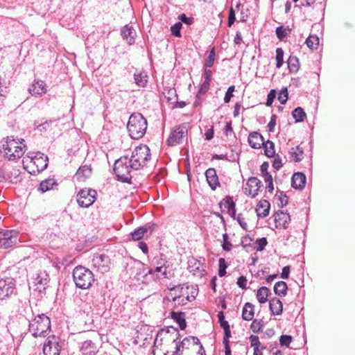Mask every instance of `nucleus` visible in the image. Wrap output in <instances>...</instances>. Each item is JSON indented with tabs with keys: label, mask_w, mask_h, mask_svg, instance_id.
I'll list each match as a JSON object with an SVG mask.
<instances>
[{
	"label": "nucleus",
	"mask_w": 355,
	"mask_h": 355,
	"mask_svg": "<svg viewBox=\"0 0 355 355\" xmlns=\"http://www.w3.org/2000/svg\"><path fill=\"white\" fill-rule=\"evenodd\" d=\"M175 343V354L176 355H205V351L198 338L195 336H188L184 338L181 342Z\"/></svg>",
	"instance_id": "f257e3e1"
},
{
	"label": "nucleus",
	"mask_w": 355,
	"mask_h": 355,
	"mask_svg": "<svg viewBox=\"0 0 355 355\" xmlns=\"http://www.w3.org/2000/svg\"><path fill=\"white\" fill-rule=\"evenodd\" d=\"M132 274L135 279L142 284H148L157 279H159V272L162 271L163 266L150 268L140 261H134Z\"/></svg>",
	"instance_id": "f03ea898"
},
{
	"label": "nucleus",
	"mask_w": 355,
	"mask_h": 355,
	"mask_svg": "<svg viewBox=\"0 0 355 355\" xmlns=\"http://www.w3.org/2000/svg\"><path fill=\"white\" fill-rule=\"evenodd\" d=\"M24 139H15L13 137H8L4 144H2L0 152L8 160H15L23 156L26 150V145Z\"/></svg>",
	"instance_id": "7ed1b4c3"
},
{
	"label": "nucleus",
	"mask_w": 355,
	"mask_h": 355,
	"mask_svg": "<svg viewBox=\"0 0 355 355\" xmlns=\"http://www.w3.org/2000/svg\"><path fill=\"white\" fill-rule=\"evenodd\" d=\"M51 331L50 318L44 314L35 316L29 321L28 331L35 337H46Z\"/></svg>",
	"instance_id": "20e7f679"
},
{
	"label": "nucleus",
	"mask_w": 355,
	"mask_h": 355,
	"mask_svg": "<svg viewBox=\"0 0 355 355\" xmlns=\"http://www.w3.org/2000/svg\"><path fill=\"white\" fill-rule=\"evenodd\" d=\"M127 128L130 137L133 139L141 138L147 128V120L140 113H134L130 115Z\"/></svg>",
	"instance_id": "39448f33"
},
{
	"label": "nucleus",
	"mask_w": 355,
	"mask_h": 355,
	"mask_svg": "<svg viewBox=\"0 0 355 355\" xmlns=\"http://www.w3.org/2000/svg\"><path fill=\"white\" fill-rule=\"evenodd\" d=\"M49 158L47 155L37 152L34 155H28L23 159L24 168L31 174L35 175L45 170L48 166Z\"/></svg>",
	"instance_id": "423d86ee"
},
{
	"label": "nucleus",
	"mask_w": 355,
	"mask_h": 355,
	"mask_svg": "<svg viewBox=\"0 0 355 355\" xmlns=\"http://www.w3.org/2000/svg\"><path fill=\"white\" fill-rule=\"evenodd\" d=\"M72 276L76 286L81 289L89 288L95 281L92 271L83 266L75 267Z\"/></svg>",
	"instance_id": "0eeeda50"
},
{
	"label": "nucleus",
	"mask_w": 355,
	"mask_h": 355,
	"mask_svg": "<svg viewBox=\"0 0 355 355\" xmlns=\"http://www.w3.org/2000/svg\"><path fill=\"white\" fill-rule=\"evenodd\" d=\"M132 168L135 170H139L146 166L147 163L150 159V149L146 145L141 144L137 146L129 157Z\"/></svg>",
	"instance_id": "6e6552de"
},
{
	"label": "nucleus",
	"mask_w": 355,
	"mask_h": 355,
	"mask_svg": "<svg viewBox=\"0 0 355 355\" xmlns=\"http://www.w3.org/2000/svg\"><path fill=\"white\" fill-rule=\"evenodd\" d=\"M132 164L128 156L121 157L115 161L114 171L119 180L130 183L132 179L131 171H135L132 168Z\"/></svg>",
	"instance_id": "1a4fd4ad"
},
{
	"label": "nucleus",
	"mask_w": 355,
	"mask_h": 355,
	"mask_svg": "<svg viewBox=\"0 0 355 355\" xmlns=\"http://www.w3.org/2000/svg\"><path fill=\"white\" fill-rule=\"evenodd\" d=\"M20 241L19 232L15 230L0 229V249H8Z\"/></svg>",
	"instance_id": "9d476101"
},
{
	"label": "nucleus",
	"mask_w": 355,
	"mask_h": 355,
	"mask_svg": "<svg viewBox=\"0 0 355 355\" xmlns=\"http://www.w3.org/2000/svg\"><path fill=\"white\" fill-rule=\"evenodd\" d=\"M97 192L94 189L84 188L80 189L76 195V201L83 208H88L96 199Z\"/></svg>",
	"instance_id": "9b49d317"
},
{
	"label": "nucleus",
	"mask_w": 355,
	"mask_h": 355,
	"mask_svg": "<svg viewBox=\"0 0 355 355\" xmlns=\"http://www.w3.org/2000/svg\"><path fill=\"white\" fill-rule=\"evenodd\" d=\"M60 338L51 335L46 339L43 345L44 355H60L61 351Z\"/></svg>",
	"instance_id": "f8f14e48"
},
{
	"label": "nucleus",
	"mask_w": 355,
	"mask_h": 355,
	"mask_svg": "<svg viewBox=\"0 0 355 355\" xmlns=\"http://www.w3.org/2000/svg\"><path fill=\"white\" fill-rule=\"evenodd\" d=\"M187 137V128L185 125H181L171 131L166 142L168 146H174L182 143Z\"/></svg>",
	"instance_id": "ddd939ff"
},
{
	"label": "nucleus",
	"mask_w": 355,
	"mask_h": 355,
	"mask_svg": "<svg viewBox=\"0 0 355 355\" xmlns=\"http://www.w3.org/2000/svg\"><path fill=\"white\" fill-rule=\"evenodd\" d=\"M92 266L97 271L104 274L109 271L110 259L105 254H95L92 260Z\"/></svg>",
	"instance_id": "4468645a"
},
{
	"label": "nucleus",
	"mask_w": 355,
	"mask_h": 355,
	"mask_svg": "<svg viewBox=\"0 0 355 355\" xmlns=\"http://www.w3.org/2000/svg\"><path fill=\"white\" fill-rule=\"evenodd\" d=\"M15 288V283L12 279H0V300H2L11 295Z\"/></svg>",
	"instance_id": "2eb2a0df"
},
{
	"label": "nucleus",
	"mask_w": 355,
	"mask_h": 355,
	"mask_svg": "<svg viewBox=\"0 0 355 355\" xmlns=\"http://www.w3.org/2000/svg\"><path fill=\"white\" fill-rule=\"evenodd\" d=\"M182 295V293L181 294ZM195 298V296L191 295L189 296V294L186 295H166V297L164 299V302L166 303V301L171 303V306L174 308L182 306L187 304L188 301L191 302Z\"/></svg>",
	"instance_id": "dca6fc26"
},
{
	"label": "nucleus",
	"mask_w": 355,
	"mask_h": 355,
	"mask_svg": "<svg viewBox=\"0 0 355 355\" xmlns=\"http://www.w3.org/2000/svg\"><path fill=\"white\" fill-rule=\"evenodd\" d=\"M261 186V182L257 177H251L248 179L244 188L245 193L254 198L257 196Z\"/></svg>",
	"instance_id": "f3484780"
},
{
	"label": "nucleus",
	"mask_w": 355,
	"mask_h": 355,
	"mask_svg": "<svg viewBox=\"0 0 355 355\" xmlns=\"http://www.w3.org/2000/svg\"><path fill=\"white\" fill-rule=\"evenodd\" d=\"M206 266L200 261L191 257L188 261V269L193 275L202 276Z\"/></svg>",
	"instance_id": "a211bd4d"
},
{
	"label": "nucleus",
	"mask_w": 355,
	"mask_h": 355,
	"mask_svg": "<svg viewBox=\"0 0 355 355\" xmlns=\"http://www.w3.org/2000/svg\"><path fill=\"white\" fill-rule=\"evenodd\" d=\"M274 220L275 223V227L277 228H287L288 225L291 221L290 215L282 211H277L274 215Z\"/></svg>",
	"instance_id": "6ab92c4d"
},
{
	"label": "nucleus",
	"mask_w": 355,
	"mask_h": 355,
	"mask_svg": "<svg viewBox=\"0 0 355 355\" xmlns=\"http://www.w3.org/2000/svg\"><path fill=\"white\" fill-rule=\"evenodd\" d=\"M155 226V224H152V225L147 224L144 226H141V227H139L135 229L131 233V237H132V240L139 241L144 236L145 234H146L148 232H149V234H151L154 230Z\"/></svg>",
	"instance_id": "aec40b11"
},
{
	"label": "nucleus",
	"mask_w": 355,
	"mask_h": 355,
	"mask_svg": "<svg viewBox=\"0 0 355 355\" xmlns=\"http://www.w3.org/2000/svg\"><path fill=\"white\" fill-rule=\"evenodd\" d=\"M205 177L209 186L213 191L216 190L217 187L220 186V182L215 168H208L205 171Z\"/></svg>",
	"instance_id": "412c9836"
},
{
	"label": "nucleus",
	"mask_w": 355,
	"mask_h": 355,
	"mask_svg": "<svg viewBox=\"0 0 355 355\" xmlns=\"http://www.w3.org/2000/svg\"><path fill=\"white\" fill-rule=\"evenodd\" d=\"M219 206L220 209H227V214L234 218L236 215V205L232 197L226 196L220 202Z\"/></svg>",
	"instance_id": "4be33fe9"
},
{
	"label": "nucleus",
	"mask_w": 355,
	"mask_h": 355,
	"mask_svg": "<svg viewBox=\"0 0 355 355\" xmlns=\"http://www.w3.org/2000/svg\"><path fill=\"white\" fill-rule=\"evenodd\" d=\"M306 181V175L302 173L297 172L294 173L292 176L291 186L295 189L302 190L305 187Z\"/></svg>",
	"instance_id": "5701e85b"
},
{
	"label": "nucleus",
	"mask_w": 355,
	"mask_h": 355,
	"mask_svg": "<svg viewBox=\"0 0 355 355\" xmlns=\"http://www.w3.org/2000/svg\"><path fill=\"white\" fill-rule=\"evenodd\" d=\"M248 141L251 148L259 149L263 144L264 139L260 133L252 132L249 135Z\"/></svg>",
	"instance_id": "b1692460"
},
{
	"label": "nucleus",
	"mask_w": 355,
	"mask_h": 355,
	"mask_svg": "<svg viewBox=\"0 0 355 355\" xmlns=\"http://www.w3.org/2000/svg\"><path fill=\"white\" fill-rule=\"evenodd\" d=\"M28 91L32 96H41L46 92V84L42 80L35 81L31 85Z\"/></svg>",
	"instance_id": "393cba45"
},
{
	"label": "nucleus",
	"mask_w": 355,
	"mask_h": 355,
	"mask_svg": "<svg viewBox=\"0 0 355 355\" xmlns=\"http://www.w3.org/2000/svg\"><path fill=\"white\" fill-rule=\"evenodd\" d=\"M121 35L123 39L127 41L128 44L131 45L135 43L136 32L132 26L128 24L124 26L121 29Z\"/></svg>",
	"instance_id": "a878e982"
},
{
	"label": "nucleus",
	"mask_w": 355,
	"mask_h": 355,
	"mask_svg": "<svg viewBox=\"0 0 355 355\" xmlns=\"http://www.w3.org/2000/svg\"><path fill=\"white\" fill-rule=\"evenodd\" d=\"M270 203L266 200H262L259 202L256 207L257 216L259 218H265L269 214Z\"/></svg>",
	"instance_id": "bb28decb"
},
{
	"label": "nucleus",
	"mask_w": 355,
	"mask_h": 355,
	"mask_svg": "<svg viewBox=\"0 0 355 355\" xmlns=\"http://www.w3.org/2000/svg\"><path fill=\"white\" fill-rule=\"evenodd\" d=\"M80 351L83 355H95L98 349L94 343L87 340L82 343Z\"/></svg>",
	"instance_id": "cd10ccee"
},
{
	"label": "nucleus",
	"mask_w": 355,
	"mask_h": 355,
	"mask_svg": "<svg viewBox=\"0 0 355 355\" xmlns=\"http://www.w3.org/2000/svg\"><path fill=\"white\" fill-rule=\"evenodd\" d=\"M189 286L187 284L182 285L178 284L170 288L169 293L167 295L172 294L173 295H176L178 297V295L182 296L181 294L182 293V295H186L189 294Z\"/></svg>",
	"instance_id": "c85d7f7f"
},
{
	"label": "nucleus",
	"mask_w": 355,
	"mask_h": 355,
	"mask_svg": "<svg viewBox=\"0 0 355 355\" xmlns=\"http://www.w3.org/2000/svg\"><path fill=\"white\" fill-rule=\"evenodd\" d=\"M148 74L144 71H136L134 73L135 83L139 87H144L148 83Z\"/></svg>",
	"instance_id": "c756f323"
},
{
	"label": "nucleus",
	"mask_w": 355,
	"mask_h": 355,
	"mask_svg": "<svg viewBox=\"0 0 355 355\" xmlns=\"http://www.w3.org/2000/svg\"><path fill=\"white\" fill-rule=\"evenodd\" d=\"M92 174V168L89 166L84 165L80 166L76 173L78 181L84 182Z\"/></svg>",
	"instance_id": "7c9ffc66"
},
{
	"label": "nucleus",
	"mask_w": 355,
	"mask_h": 355,
	"mask_svg": "<svg viewBox=\"0 0 355 355\" xmlns=\"http://www.w3.org/2000/svg\"><path fill=\"white\" fill-rule=\"evenodd\" d=\"M269 308L270 311L272 312V314L274 315H279L282 313V302L277 297H274L270 301Z\"/></svg>",
	"instance_id": "2f4dec72"
},
{
	"label": "nucleus",
	"mask_w": 355,
	"mask_h": 355,
	"mask_svg": "<svg viewBox=\"0 0 355 355\" xmlns=\"http://www.w3.org/2000/svg\"><path fill=\"white\" fill-rule=\"evenodd\" d=\"M20 171L18 168H12L5 172V178L12 184H16L21 180Z\"/></svg>",
	"instance_id": "473e14b6"
},
{
	"label": "nucleus",
	"mask_w": 355,
	"mask_h": 355,
	"mask_svg": "<svg viewBox=\"0 0 355 355\" xmlns=\"http://www.w3.org/2000/svg\"><path fill=\"white\" fill-rule=\"evenodd\" d=\"M254 315V305L250 302L245 303L242 310V319L250 321L253 319Z\"/></svg>",
	"instance_id": "72a5a7b5"
},
{
	"label": "nucleus",
	"mask_w": 355,
	"mask_h": 355,
	"mask_svg": "<svg viewBox=\"0 0 355 355\" xmlns=\"http://www.w3.org/2000/svg\"><path fill=\"white\" fill-rule=\"evenodd\" d=\"M171 314V318L178 324L180 329H184L187 327V322L185 320V313L183 312L172 311Z\"/></svg>",
	"instance_id": "f704fd0d"
},
{
	"label": "nucleus",
	"mask_w": 355,
	"mask_h": 355,
	"mask_svg": "<svg viewBox=\"0 0 355 355\" xmlns=\"http://www.w3.org/2000/svg\"><path fill=\"white\" fill-rule=\"evenodd\" d=\"M57 185L58 184L54 179H46L41 182L38 187V191L41 193H44L53 189V187Z\"/></svg>",
	"instance_id": "c9c22d12"
},
{
	"label": "nucleus",
	"mask_w": 355,
	"mask_h": 355,
	"mask_svg": "<svg viewBox=\"0 0 355 355\" xmlns=\"http://www.w3.org/2000/svg\"><path fill=\"white\" fill-rule=\"evenodd\" d=\"M289 154L293 160L299 162L303 159L304 151L301 147L297 146L290 149Z\"/></svg>",
	"instance_id": "e433bc0d"
},
{
	"label": "nucleus",
	"mask_w": 355,
	"mask_h": 355,
	"mask_svg": "<svg viewBox=\"0 0 355 355\" xmlns=\"http://www.w3.org/2000/svg\"><path fill=\"white\" fill-rule=\"evenodd\" d=\"M288 286L285 282L279 281L274 286V292L279 297H284L287 293Z\"/></svg>",
	"instance_id": "4c0bfd02"
},
{
	"label": "nucleus",
	"mask_w": 355,
	"mask_h": 355,
	"mask_svg": "<svg viewBox=\"0 0 355 355\" xmlns=\"http://www.w3.org/2000/svg\"><path fill=\"white\" fill-rule=\"evenodd\" d=\"M49 282V277L46 271H40L35 277V284H38L42 287L46 285Z\"/></svg>",
	"instance_id": "58836bf2"
},
{
	"label": "nucleus",
	"mask_w": 355,
	"mask_h": 355,
	"mask_svg": "<svg viewBox=\"0 0 355 355\" xmlns=\"http://www.w3.org/2000/svg\"><path fill=\"white\" fill-rule=\"evenodd\" d=\"M270 293V290L266 287L262 286L258 289L257 293V298L260 304H264L268 301V297Z\"/></svg>",
	"instance_id": "ea45409f"
},
{
	"label": "nucleus",
	"mask_w": 355,
	"mask_h": 355,
	"mask_svg": "<svg viewBox=\"0 0 355 355\" xmlns=\"http://www.w3.org/2000/svg\"><path fill=\"white\" fill-rule=\"evenodd\" d=\"M287 64L291 73H295L299 70L300 62L296 56L291 55L287 60Z\"/></svg>",
	"instance_id": "a19ab883"
},
{
	"label": "nucleus",
	"mask_w": 355,
	"mask_h": 355,
	"mask_svg": "<svg viewBox=\"0 0 355 355\" xmlns=\"http://www.w3.org/2000/svg\"><path fill=\"white\" fill-rule=\"evenodd\" d=\"M262 147L264 149L265 155L268 157H272L275 155V144L272 141H270V140H267L266 141H264L263 144L262 145Z\"/></svg>",
	"instance_id": "79ce46f5"
},
{
	"label": "nucleus",
	"mask_w": 355,
	"mask_h": 355,
	"mask_svg": "<svg viewBox=\"0 0 355 355\" xmlns=\"http://www.w3.org/2000/svg\"><path fill=\"white\" fill-rule=\"evenodd\" d=\"M293 117L295 119V122H302L306 116V114L304 110L297 107L292 112Z\"/></svg>",
	"instance_id": "37998d69"
},
{
	"label": "nucleus",
	"mask_w": 355,
	"mask_h": 355,
	"mask_svg": "<svg viewBox=\"0 0 355 355\" xmlns=\"http://www.w3.org/2000/svg\"><path fill=\"white\" fill-rule=\"evenodd\" d=\"M166 263H167V261L162 257H160L159 259L156 260L155 262V264L156 265V266H163L162 271L159 272V278H161L162 277L164 278H169V276L168 275L167 270H166V269H167V267L166 266Z\"/></svg>",
	"instance_id": "c03bdc74"
},
{
	"label": "nucleus",
	"mask_w": 355,
	"mask_h": 355,
	"mask_svg": "<svg viewBox=\"0 0 355 355\" xmlns=\"http://www.w3.org/2000/svg\"><path fill=\"white\" fill-rule=\"evenodd\" d=\"M307 46L311 49H317L319 45V38L316 35H310L306 40Z\"/></svg>",
	"instance_id": "a18cd8bd"
},
{
	"label": "nucleus",
	"mask_w": 355,
	"mask_h": 355,
	"mask_svg": "<svg viewBox=\"0 0 355 355\" xmlns=\"http://www.w3.org/2000/svg\"><path fill=\"white\" fill-rule=\"evenodd\" d=\"M275 32L278 39L282 40L286 37L288 33L291 32V29L288 26L285 28L283 26H280L277 27Z\"/></svg>",
	"instance_id": "49530a36"
},
{
	"label": "nucleus",
	"mask_w": 355,
	"mask_h": 355,
	"mask_svg": "<svg viewBox=\"0 0 355 355\" xmlns=\"http://www.w3.org/2000/svg\"><path fill=\"white\" fill-rule=\"evenodd\" d=\"M252 241L253 239L249 235H245L241 239V245L244 249L248 251L252 248Z\"/></svg>",
	"instance_id": "de8ad7c7"
},
{
	"label": "nucleus",
	"mask_w": 355,
	"mask_h": 355,
	"mask_svg": "<svg viewBox=\"0 0 355 355\" xmlns=\"http://www.w3.org/2000/svg\"><path fill=\"white\" fill-rule=\"evenodd\" d=\"M276 67L280 68L284 63V51L282 48H277L276 49Z\"/></svg>",
	"instance_id": "09e8293b"
},
{
	"label": "nucleus",
	"mask_w": 355,
	"mask_h": 355,
	"mask_svg": "<svg viewBox=\"0 0 355 355\" xmlns=\"http://www.w3.org/2000/svg\"><path fill=\"white\" fill-rule=\"evenodd\" d=\"M232 243L230 241V238L227 235V234L225 233L223 234V244H222V248L224 251L229 252L231 250L232 248Z\"/></svg>",
	"instance_id": "8fccbe9b"
},
{
	"label": "nucleus",
	"mask_w": 355,
	"mask_h": 355,
	"mask_svg": "<svg viewBox=\"0 0 355 355\" xmlns=\"http://www.w3.org/2000/svg\"><path fill=\"white\" fill-rule=\"evenodd\" d=\"M269 164L267 162H264L260 166V171L264 180H268V178H272V175L268 173V169Z\"/></svg>",
	"instance_id": "3c124183"
},
{
	"label": "nucleus",
	"mask_w": 355,
	"mask_h": 355,
	"mask_svg": "<svg viewBox=\"0 0 355 355\" xmlns=\"http://www.w3.org/2000/svg\"><path fill=\"white\" fill-rule=\"evenodd\" d=\"M219 268H218V275L219 277H223L226 274V268H227V265L224 258H220L218 260Z\"/></svg>",
	"instance_id": "603ef678"
},
{
	"label": "nucleus",
	"mask_w": 355,
	"mask_h": 355,
	"mask_svg": "<svg viewBox=\"0 0 355 355\" xmlns=\"http://www.w3.org/2000/svg\"><path fill=\"white\" fill-rule=\"evenodd\" d=\"M215 59V48L213 47L211 50L209 52V54L206 60V62L205 63V67L206 68H210L213 66L214 62Z\"/></svg>",
	"instance_id": "864d4df0"
},
{
	"label": "nucleus",
	"mask_w": 355,
	"mask_h": 355,
	"mask_svg": "<svg viewBox=\"0 0 355 355\" xmlns=\"http://www.w3.org/2000/svg\"><path fill=\"white\" fill-rule=\"evenodd\" d=\"M288 90L286 87L282 88L279 94H278V100L281 103V104H285L288 100Z\"/></svg>",
	"instance_id": "5fc2aeb1"
},
{
	"label": "nucleus",
	"mask_w": 355,
	"mask_h": 355,
	"mask_svg": "<svg viewBox=\"0 0 355 355\" xmlns=\"http://www.w3.org/2000/svg\"><path fill=\"white\" fill-rule=\"evenodd\" d=\"M277 197L279 198V200L280 201V205L279 204V207H284L288 204V197L283 192V191H277V193L275 195Z\"/></svg>",
	"instance_id": "6e6d98bb"
},
{
	"label": "nucleus",
	"mask_w": 355,
	"mask_h": 355,
	"mask_svg": "<svg viewBox=\"0 0 355 355\" xmlns=\"http://www.w3.org/2000/svg\"><path fill=\"white\" fill-rule=\"evenodd\" d=\"M268 243L267 239L265 237H262L256 241L255 244L257 245L254 247L257 251H262Z\"/></svg>",
	"instance_id": "4d7b16f0"
},
{
	"label": "nucleus",
	"mask_w": 355,
	"mask_h": 355,
	"mask_svg": "<svg viewBox=\"0 0 355 355\" xmlns=\"http://www.w3.org/2000/svg\"><path fill=\"white\" fill-rule=\"evenodd\" d=\"M182 25L181 22H177L171 27V33L175 37H180V30Z\"/></svg>",
	"instance_id": "13d9d810"
},
{
	"label": "nucleus",
	"mask_w": 355,
	"mask_h": 355,
	"mask_svg": "<svg viewBox=\"0 0 355 355\" xmlns=\"http://www.w3.org/2000/svg\"><path fill=\"white\" fill-rule=\"evenodd\" d=\"M210 80H204V82L200 85V89L198 90V94H206L208 90L209 89L210 86ZM198 95H197L198 96Z\"/></svg>",
	"instance_id": "bf43d9fd"
},
{
	"label": "nucleus",
	"mask_w": 355,
	"mask_h": 355,
	"mask_svg": "<svg viewBox=\"0 0 355 355\" xmlns=\"http://www.w3.org/2000/svg\"><path fill=\"white\" fill-rule=\"evenodd\" d=\"M292 341V336L288 335H282L280 336L279 343L282 346L288 347Z\"/></svg>",
	"instance_id": "052dcab7"
},
{
	"label": "nucleus",
	"mask_w": 355,
	"mask_h": 355,
	"mask_svg": "<svg viewBox=\"0 0 355 355\" xmlns=\"http://www.w3.org/2000/svg\"><path fill=\"white\" fill-rule=\"evenodd\" d=\"M275 97L276 91L275 89H271L267 95V99L266 102V106H271Z\"/></svg>",
	"instance_id": "680f3d73"
},
{
	"label": "nucleus",
	"mask_w": 355,
	"mask_h": 355,
	"mask_svg": "<svg viewBox=\"0 0 355 355\" xmlns=\"http://www.w3.org/2000/svg\"><path fill=\"white\" fill-rule=\"evenodd\" d=\"M250 345L252 347H253L254 349L259 348L260 347V341L259 338L257 336H250Z\"/></svg>",
	"instance_id": "e2e57ef3"
},
{
	"label": "nucleus",
	"mask_w": 355,
	"mask_h": 355,
	"mask_svg": "<svg viewBox=\"0 0 355 355\" xmlns=\"http://www.w3.org/2000/svg\"><path fill=\"white\" fill-rule=\"evenodd\" d=\"M235 87L234 85L230 86L226 92L224 97L225 103H229L231 98L233 96V92L234 91Z\"/></svg>",
	"instance_id": "0e129e2a"
},
{
	"label": "nucleus",
	"mask_w": 355,
	"mask_h": 355,
	"mask_svg": "<svg viewBox=\"0 0 355 355\" xmlns=\"http://www.w3.org/2000/svg\"><path fill=\"white\" fill-rule=\"evenodd\" d=\"M275 159L272 162V167L276 169L279 170L282 167V158L279 157V155L274 156Z\"/></svg>",
	"instance_id": "69168bd1"
},
{
	"label": "nucleus",
	"mask_w": 355,
	"mask_h": 355,
	"mask_svg": "<svg viewBox=\"0 0 355 355\" xmlns=\"http://www.w3.org/2000/svg\"><path fill=\"white\" fill-rule=\"evenodd\" d=\"M277 116L275 114H272L270 118V121L268 124V129L269 132H273L275 126L276 125Z\"/></svg>",
	"instance_id": "338daca9"
},
{
	"label": "nucleus",
	"mask_w": 355,
	"mask_h": 355,
	"mask_svg": "<svg viewBox=\"0 0 355 355\" xmlns=\"http://www.w3.org/2000/svg\"><path fill=\"white\" fill-rule=\"evenodd\" d=\"M231 336H232V335H231L230 327L228 329H224V337H223V343L224 345H227V344H229V343H230L229 340L231 338Z\"/></svg>",
	"instance_id": "774afa93"
}]
</instances>
